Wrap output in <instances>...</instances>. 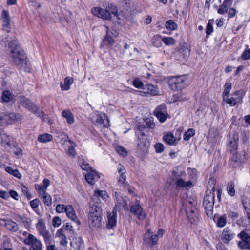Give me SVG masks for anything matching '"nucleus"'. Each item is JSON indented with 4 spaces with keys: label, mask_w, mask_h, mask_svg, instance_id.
<instances>
[{
    "label": "nucleus",
    "mask_w": 250,
    "mask_h": 250,
    "mask_svg": "<svg viewBox=\"0 0 250 250\" xmlns=\"http://www.w3.org/2000/svg\"><path fill=\"white\" fill-rule=\"evenodd\" d=\"M62 115L65 118L69 124H72L74 122V117L73 114L69 110H64L62 112Z\"/></svg>",
    "instance_id": "nucleus-40"
},
{
    "label": "nucleus",
    "mask_w": 250,
    "mask_h": 250,
    "mask_svg": "<svg viewBox=\"0 0 250 250\" xmlns=\"http://www.w3.org/2000/svg\"><path fill=\"white\" fill-rule=\"evenodd\" d=\"M133 85L138 88H141V90H143V87L145 86L143 83L138 79H135L133 82Z\"/></svg>",
    "instance_id": "nucleus-57"
},
{
    "label": "nucleus",
    "mask_w": 250,
    "mask_h": 250,
    "mask_svg": "<svg viewBox=\"0 0 250 250\" xmlns=\"http://www.w3.org/2000/svg\"><path fill=\"white\" fill-rule=\"evenodd\" d=\"M53 136L48 133H43L38 136V140L42 143H46L52 141Z\"/></svg>",
    "instance_id": "nucleus-41"
},
{
    "label": "nucleus",
    "mask_w": 250,
    "mask_h": 250,
    "mask_svg": "<svg viewBox=\"0 0 250 250\" xmlns=\"http://www.w3.org/2000/svg\"><path fill=\"white\" fill-rule=\"evenodd\" d=\"M24 242L25 244L30 246V250H42L41 242L32 234H29Z\"/></svg>",
    "instance_id": "nucleus-14"
},
{
    "label": "nucleus",
    "mask_w": 250,
    "mask_h": 250,
    "mask_svg": "<svg viewBox=\"0 0 250 250\" xmlns=\"http://www.w3.org/2000/svg\"><path fill=\"white\" fill-rule=\"evenodd\" d=\"M117 215V209L115 208L113 209L112 212L108 213L107 229H112L116 225Z\"/></svg>",
    "instance_id": "nucleus-21"
},
{
    "label": "nucleus",
    "mask_w": 250,
    "mask_h": 250,
    "mask_svg": "<svg viewBox=\"0 0 250 250\" xmlns=\"http://www.w3.org/2000/svg\"><path fill=\"white\" fill-rule=\"evenodd\" d=\"M64 145L68 147L65 151L66 154L70 157H75L76 155V153L75 149V145L74 142L70 140H65Z\"/></svg>",
    "instance_id": "nucleus-26"
},
{
    "label": "nucleus",
    "mask_w": 250,
    "mask_h": 250,
    "mask_svg": "<svg viewBox=\"0 0 250 250\" xmlns=\"http://www.w3.org/2000/svg\"><path fill=\"white\" fill-rule=\"evenodd\" d=\"M195 134V131L193 128L188 129L184 134L183 138L185 141L189 140Z\"/></svg>",
    "instance_id": "nucleus-50"
},
{
    "label": "nucleus",
    "mask_w": 250,
    "mask_h": 250,
    "mask_svg": "<svg viewBox=\"0 0 250 250\" xmlns=\"http://www.w3.org/2000/svg\"><path fill=\"white\" fill-rule=\"evenodd\" d=\"M65 212L69 218L75 222L77 225H79L80 224V222L76 215L75 211L71 205L67 206Z\"/></svg>",
    "instance_id": "nucleus-27"
},
{
    "label": "nucleus",
    "mask_w": 250,
    "mask_h": 250,
    "mask_svg": "<svg viewBox=\"0 0 250 250\" xmlns=\"http://www.w3.org/2000/svg\"><path fill=\"white\" fill-rule=\"evenodd\" d=\"M231 4V0H225L223 3L219 6L217 10L218 13L221 15L224 14L228 11L229 7L230 6Z\"/></svg>",
    "instance_id": "nucleus-32"
},
{
    "label": "nucleus",
    "mask_w": 250,
    "mask_h": 250,
    "mask_svg": "<svg viewBox=\"0 0 250 250\" xmlns=\"http://www.w3.org/2000/svg\"><path fill=\"white\" fill-rule=\"evenodd\" d=\"M5 170L8 173L14 176L19 179H21V175L17 169H13L10 167H6L5 168Z\"/></svg>",
    "instance_id": "nucleus-48"
},
{
    "label": "nucleus",
    "mask_w": 250,
    "mask_h": 250,
    "mask_svg": "<svg viewBox=\"0 0 250 250\" xmlns=\"http://www.w3.org/2000/svg\"><path fill=\"white\" fill-rule=\"evenodd\" d=\"M101 206L91 203L88 216L89 224L91 228H95L101 226Z\"/></svg>",
    "instance_id": "nucleus-3"
},
{
    "label": "nucleus",
    "mask_w": 250,
    "mask_h": 250,
    "mask_svg": "<svg viewBox=\"0 0 250 250\" xmlns=\"http://www.w3.org/2000/svg\"><path fill=\"white\" fill-rule=\"evenodd\" d=\"M1 18L3 20V29L7 32H9L10 18L8 11L3 10L1 14Z\"/></svg>",
    "instance_id": "nucleus-22"
},
{
    "label": "nucleus",
    "mask_w": 250,
    "mask_h": 250,
    "mask_svg": "<svg viewBox=\"0 0 250 250\" xmlns=\"http://www.w3.org/2000/svg\"><path fill=\"white\" fill-rule=\"evenodd\" d=\"M130 211L135 215L139 219H143L145 218V214L143 212L142 208L140 206L139 203L131 206Z\"/></svg>",
    "instance_id": "nucleus-28"
},
{
    "label": "nucleus",
    "mask_w": 250,
    "mask_h": 250,
    "mask_svg": "<svg viewBox=\"0 0 250 250\" xmlns=\"http://www.w3.org/2000/svg\"><path fill=\"white\" fill-rule=\"evenodd\" d=\"M214 198V191L208 193L204 198L203 206L206 214L208 217L213 214Z\"/></svg>",
    "instance_id": "nucleus-5"
},
{
    "label": "nucleus",
    "mask_w": 250,
    "mask_h": 250,
    "mask_svg": "<svg viewBox=\"0 0 250 250\" xmlns=\"http://www.w3.org/2000/svg\"><path fill=\"white\" fill-rule=\"evenodd\" d=\"M36 227L39 234L43 236L46 244H50L51 236L49 231L46 230L45 224L42 219H39Z\"/></svg>",
    "instance_id": "nucleus-9"
},
{
    "label": "nucleus",
    "mask_w": 250,
    "mask_h": 250,
    "mask_svg": "<svg viewBox=\"0 0 250 250\" xmlns=\"http://www.w3.org/2000/svg\"><path fill=\"white\" fill-rule=\"evenodd\" d=\"M92 121L94 124L97 125H101L104 127H107L109 125V122L107 117L104 113H95L92 118Z\"/></svg>",
    "instance_id": "nucleus-15"
},
{
    "label": "nucleus",
    "mask_w": 250,
    "mask_h": 250,
    "mask_svg": "<svg viewBox=\"0 0 250 250\" xmlns=\"http://www.w3.org/2000/svg\"><path fill=\"white\" fill-rule=\"evenodd\" d=\"M140 94L146 96L147 94L156 96L159 94V91L157 87L151 84H146L143 87V90L140 91Z\"/></svg>",
    "instance_id": "nucleus-17"
},
{
    "label": "nucleus",
    "mask_w": 250,
    "mask_h": 250,
    "mask_svg": "<svg viewBox=\"0 0 250 250\" xmlns=\"http://www.w3.org/2000/svg\"><path fill=\"white\" fill-rule=\"evenodd\" d=\"M85 177L89 184L93 185L100 178V175L95 170H90L85 175Z\"/></svg>",
    "instance_id": "nucleus-25"
},
{
    "label": "nucleus",
    "mask_w": 250,
    "mask_h": 250,
    "mask_svg": "<svg viewBox=\"0 0 250 250\" xmlns=\"http://www.w3.org/2000/svg\"><path fill=\"white\" fill-rule=\"evenodd\" d=\"M166 28L169 31L176 30L178 28V25L172 20H169L165 23Z\"/></svg>",
    "instance_id": "nucleus-44"
},
{
    "label": "nucleus",
    "mask_w": 250,
    "mask_h": 250,
    "mask_svg": "<svg viewBox=\"0 0 250 250\" xmlns=\"http://www.w3.org/2000/svg\"><path fill=\"white\" fill-rule=\"evenodd\" d=\"M61 219L59 217H54L52 220V225L54 227H58L61 224Z\"/></svg>",
    "instance_id": "nucleus-60"
},
{
    "label": "nucleus",
    "mask_w": 250,
    "mask_h": 250,
    "mask_svg": "<svg viewBox=\"0 0 250 250\" xmlns=\"http://www.w3.org/2000/svg\"><path fill=\"white\" fill-rule=\"evenodd\" d=\"M145 128V126L143 125H139L137 126L136 130V134L137 135H141L144 136L145 135L144 132H143Z\"/></svg>",
    "instance_id": "nucleus-59"
},
{
    "label": "nucleus",
    "mask_w": 250,
    "mask_h": 250,
    "mask_svg": "<svg viewBox=\"0 0 250 250\" xmlns=\"http://www.w3.org/2000/svg\"><path fill=\"white\" fill-rule=\"evenodd\" d=\"M78 162L81 168L83 170L86 171L91 170L89 164L84 160L83 156H80L78 157Z\"/></svg>",
    "instance_id": "nucleus-43"
},
{
    "label": "nucleus",
    "mask_w": 250,
    "mask_h": 250,
    "mask_svg": "<svg viewBox=\"0 0 250 250\" xmlns=\"http://www.w3.org/2000/svg\"><path fill=\"white\" fill-rule=\"evenodd\" d=\"M195 205V202L193 200H186L183 203L187 217L189 221L192 223L197 222L199 219Z\"/></svg>",
    "instance_id": "nucleus-4"
},
{
    "label": "nucleus",
    "mask_w": 250,
    "mask_h": 250,
    "mask_svg": "<svg viewBox=\"0 0 250 250\" xmlns=\"http://www.w3.org/2000/svg\"><path fill=\"white\" fill-rule=\"evenodd\" d=\"M167 79L169 86L173 90H181L185 87L186 77L184 76L169 77Z\"/></svg>",
    "instance_id": "nucleus-6"
},
{
    "label": "nucleus",
    "mask_w": 250,
    "mask_h": 250,
    "mask_svg": "<svg viewBox=\"0 0 250 250\" xmlns=\"http://www.w3.org/2000/svg\"><path fill=\"white\" fill-rule=\"evenodd\" d=\"M231 89V83L230 82H226L224 85V90L222 93L223 100L224 98H228L230 95V92Z\"/></svg>",
    "instance_id": "nucleus-42"
},
{
    "label": "nucleus",
    "mask_w": 250,
    "mask_h": 250,
    "mask_svg": "<svg viewBox=\"0 0 250 250\" xmlns=\"http://www.w3.org/2000/svg\"><path fill=\"white\" fill-rule=\"evenodd\" d=\"M0 224L4 226L7 229L11 232H16L19 230V227L17 224L11 220H6L5 219H1Z\"/></svg>",
    "instance_id": "nucleus-20"
},
{
    "label": "nucleus",
    "mask_w": 250,
    "mask_h": 250,
    "mask_svg": "<svg viewBox=\"0 0 250 250\" xmlns=\"http://www.w3.org/2000/svg\"><path fill=\"white\" fill-rule=\"evenodd\" d=\"M154 115L161 123H164L169 117L166 105L163 104L158 106L154 111Z\"/></svg>",
    "instance_id": "nucleus-13"
},
{
    "label": "nucleus",
    "mask_w": 250,
    "mask_h": 250,
    "mask_svg": "<svg viewBox=\"0 0 250 250\" xmlns=\"http://www.w3.org/2000/svg\"><path fill=\"white\" fill-rule=\"evenodd\" d=\"M236 13V10L234 8H230L228 11V19L234 17Z\"/></svg>",
    "instance_id": "nucleus-63"
},
{
    "label": "nucleus",
    "mask_w": 250,
    "mask_h": 250,
    "mask_svg": "<svg viewBox=\"0 0 250 250\" xmlns=\"http://www.w3.org/2000/svg\"><path fill=\"white\" fill-rule=\"evenodd\" d=\"M67 205L59 204L56 206V210L58 213H62L65 211Z\"/></svg>",
    "instance_id": "nucleus-58"
},
{
    "label": "nucleus",
    "mask_w": 250,
    "mask_h": 250,
    "mask_svg": "<svg viewBox=\"0 0 250 250\" xmlns=\"http://www.w3.org/2000/svg\"><path fill=\"white\" fill-rule=\"evenodd\" d=\"M245 152H242V154H238L236 153V151L234 153H232L234 155L232 160L230 162V163L232 162H235V164L233 165V167H236V166L239 165L245 160Z\"/></svg>",
    "instance_id": "nucleus-29"
},
{
    "label": "nucleus",
    "mask_w": 250,
    "mask_h": 250,
    "mask_svg": "<svg viewBox=\"0 0 250 250\" xmlns=\"http://www.w3.org/2000/svg\"><path fill=\"white\" fill-rule=\"evenodd\" d=\"M241 57L243 60L250 59V49H245L241 54Z\"/></svg>",
    "instance_id": "nucleus-55"
},
{
    "label": "nucleus",
    "mask_w": 250,
    "mask_h": 250,
    "mask_svg": "<svg viewBox=\"0 0 250 250\" xmlns=\"http://www.w3.org/2000/svg\"><path fill=\"white\" fill-rule=\"evenodd\" d=\"M39 203H40V201L37 199H35L34 200H32L30 202V204L31 207L33 209H35V208H38Z\"/></svg>",
    "instance_id": "nucleus-64"
},
{
    "label": "nucleus",
    "mask_w": 250,
    "mask_h": 250,
    "mask_svg": "<svg viewBox=\"0 0 250 250\" xmlns=\"http://www.w3.org/2000/svg\"><path fill=\"white\" fill-rule=\"evenodd\" d=\"M117 170L120 175L118 178V184L124 187H127L128 184L125 182L126 181V175L125 174L126 170L124 168V166L119 165L117 167Z\"/></svg>",
    "instance_id": "nucleus-18"
},
{
    "label": "nucleus",
    "mask_w": 250,
    "mask_h": 250,
    "mask_svg": "<svg viewBox=\"0 0 250 250\" xmlns=\"http://www.w3.org/2000/svg\"><path fill=\"white\" fill-rule=\"evenodd\" d=\"M162 40L164 43L167 46L173 45L175 44L176 42L175 40L172 37H164L162 38Z\"/></svg>",
    "instance_id": "nucleus-49"
},
{
    "label": "nucleus",
    "mask_w": 250,
    "mask_h": 250,
    "mask_svg": "<svg viewBox=\"0 0 250 250\" xmlns=\"http://www.w3.org/2000/svg\"><path fill=\"white\" fill-rule=\"evenodd\" d=\"M156 152L157 153H162L164 150V146L162 143H157L154 146Z\"/></svg>",
    "instance_id": "nucleus-56"
},
{
    "label": "nucleus",
    "mask_w": 250,
    "mask_h": 250,
    "mask_svg": "<svg viewBox=\"0 0 250 250\" xmlns=\"http://www.w3.org/2000/svg\"><path fill=\"white\" fill-rule=\"evenodd\" d=\"M73 83V79L70 77H67L64 81V84L61 83L60 86L62 91L68 90L70 88V85Z\"/></svg>",
    "instance_id": "nucleus-35"
},
{
    "label": "nucleus",
    "mask_w": 250,
    "mask_h": 250,
    "mask_svg": "<svg viewBox=\"0 0 250 250\" xmlns=\"http://www.w3.org/2000/svg\"><path fill=\"white\" fill-rule=\"evenodd\" d=\"M21 189L24 194L28 198L31 196V195L29 192L28 188L24 185H21Z\"/></svg>",
    "instance_id": "nucleus-62"
},
{
    "label": "nucleus",
    "mask_w": 250,
    "mask_h": 250,
    "mask_svg": "<svg viewBox=\"0 0 250 250\" xmlns=\"http://www.w3.org/2000/svg\"><path fill=\"white\" fill-rule=\"evenodd\" d=\"M227 223V218L226 216L223 215L220 217H219L217 221H216V225L217 227L220 228L224 227Z\"/></svg>",
    "instance_id": "nucleus-51"
},
{
    "label": "nucleus",
    "mask_w": 250,
    "mask_h": 250,
    "mask_svg": "<svg viewBox=\"0 0 250 250\" xmlns=\"http://www.w3.org/2000/svg\"><path fill=\"white\" fill-rule=\"evenodd\" d=\"M10 57L14 62L21 68L26 64V57L24 51L20 47L17 40H13L9 43Z\"/></svg>",
    "instance_id": "nucleus-1"
},
{
    "label": "nucleus",
    "mask_w": 250,
    "mask_h": 250,
    "mask_svg": "<svg viewBox=\"0 0 250 250\" xmlns=\"http://www.w3.org/2000/svg\"><path fill=\"white\" fill-rule=\"evenodd\" d=\"M38 193L45 205L50 206L52 205V197L46 191L39 192Z\"/></svg>",
    "instance_id": "nucleus-31"
},
{
    "label": "nucleus",
    "mask_w": 250,
    "mask_h": 250,
    "mask_svg": "<svg viewBox=\"0 0 250 250\" xmlns=\"http://www.w3.org/2000/svg\"><path fill=\"white\" fill-rule=\"evenodd\" d=\"M13 94L8 90H5L2 92V99L3 101L8 103L13 100Z\"/></svg>",
    "instance_id": "nucleus-47"
},
{
    "label": "nucleus",
    "mask_w": 250,
    "mask_h": 250,
    "mask_svg": "<svg viewBox=\"0 0 250 250\" xmlns=\"http://www.w3.org/2000/svg\"><path fill=\"white\" fill-rule=\"evenodd\" d=\"M239 135L237 133H230L227 143V148L231 153H234L238 147Z\"/></svg>",
    "instance_id": "nucleus-10"
},
{
    "label": "nucleus",
    "mask_w": 250,
    "mask_h": 250,
    "mask_svg": "<svg viewBox=\"0 0 250 250\" xmlns=\"http://www.w3.org/2000/svg\"><path fill=\"white\" fill-rule=\"evenodd\" d=\"M235 185L234 182L231 181L228 183L227 186V190L228 194L230 196H234L235 194Z\"/></svg>",
    "instance_id": "nucleus-45"
},
{
    "label": "nucleus",
    "mask_w": 250,
    "mask_h": 250,
    "mask_svg": "<svg viewBox=\"0 0 250 250\" xmlns=\"http://www.w3.org/2000/svg\"><path fill=\"white\" fill-rule=\"evenodd\" d=\"M117 152L120 155L125 157L127 155L126 150L122 146H118L116 148Z\"/></svg>",
    "instance_id": "nucleus-54"
},
{
    "label": "nucleus",
    "mask_w": 250,
    "mask_h": 250,
    "mask_svg": "<svg viewBox=\"0 0 250 250\" xmlns=\"http://www.w3.org/2000/svg\"><path fill=\"white\" fill-rule=\"evenodd\" d=\"M158 240V236L153 235L150 229H147L144 237V244L153 247Z\"/></svg>",
    "instance_id": "nucleus-16"
},
{
    "label": "nucleus",
    "mask_w": 250,
    "mask_h": 250,
    "mask_svg": "<svg viewBox=\"0 0 250 250\" xmlns=\"http://www.w3.org/2000/svg\"><path fill=\"white\" fill-rule=\"evenodd\" d=\"M115 196L117 201V203L114 208L117 210V208L122 207L124 209L127 208V202L126 197H123L119 193L115 192Z\"/></svg>",
    "instance_id": "nucleus-23"
},
{
    "label": "nucleus",
    "mask_w": 250,
    "mask_h": 250,
    "mask_svg": "<svg viewBox=\"0 0 250 250\" xmlns=\"http://www.w3.org/2000/svg\"><path fill=\"white\" fill-rule=\"evenodd\" d=\"M91 11L93 15L108 21L111 19L112 15L117 16L118 13L116 6L112 3H107L104 6V8L93 7Z\"/></svg>",
    "instance_id": "nucleus-2"
},
{
    "label": "nucleus",
    "mask_w": 250,
    "mask_h": 250,
    "mask_svg": "<svg viewBox=\"0 0 250 250\" xmlns=\"http://www.w3.org/2000/svg\"><path fill=\"white\" fill-rule=\"evenodd\" d=\"M0 141L5 147H6V146L10 147L12 146L10 137L6 134L2 135L0 133Z\"/></svg>",
    "instance_id": "nucleus-38"
},
{
    "label": "nucleus",
    "mask_w": 250,
    "mask_h": 250,
    "mask_svg": "<svg viewBox=\"0 0 250 250\" xmlns=\"http://www.w3.org/2000/svg\"><path fill=\"white\" fill-rule=\"evenodd\" d=\"M71 245L74 249L78 250H83L84 248V242L81 237L76 238L71 243Z\"/></svg>",
    "instance_id": "nucleus-34"
},
{
    "label": "nucleus",
    "mask_w": 250,
    "mask_h": 250,
    "mask_svg": "<svg viewBox=\"0 0 250 250\" xmlns=\"http://www.w3.org/2000/svg\"><path fill=\"white\" fill-rule=\"evenodd\" d=\"M237 236L241 239L238 242V246L241 250L250 249V236L245 231H242Z\"/></svg>",
    "instance_id": "nucleus-12"
},
{
    "label": "nucleus",
    "mask_w": 250,
    "mask_h": 250,
    "mask_svg": "<svg viewBox=\"0 0 250 250\" xmlns=\"http://www.w3.org/2000/svg\"><path fill=\"white\" fill-rule=\"evenodd\" d=\"M20 101L25 108L32 112L38 117H43V112L37 106L34 104L30 99L24 97H21L20 99Z\"/></svg>",
    "instance_id": "nucleus-8"
},
{
    "label": "nucleus",
    "mask_w": 250,
    "mask_h": 250,
    "mask_svg": "<svg viewBox=\"0 0 250 250\" xmlns=\"http://www.w3.org/2000/svg\"><path fill=\"white\" fill-rule=\"evenodd\" d=\"M106 28L107 29L106 35L103 40V43L104 45L111 46L114 43L115 41L110 35L109 28L108 27H106Z\"/></svg>",
    "instance_id": "nucleus-36"
},
{
    "label": "nucleus",
    "mask_w": 250,
    "mask_h": 250,
    "mask_svg": "<svg viewBox=\"0 0 250 250\" xmlns=\"http://www.w3.org/2000/svg\"><path fill=\"white\" fill-rule=\"evenodd\" d=\"M213 20H209L206 27V33L207 34V36H209L213 31Z\"/></svg>",
    "instance_id": "nucleus-53"
},
{
    "label": "nucleus",
    "mask_w": 250,
    "mask_h": 250,
    "mask_svg": "<svg viewBox=\"0 0 250 250\" xmlns=\"http://www.w3.org/2000/svg\"><path fill=\"white\" fill-rule=\"evenodd\" d=\"M163 139L165 142L169 145H175V138L171 132H168L165 135L163 136Z\"/></svg>",
    "instance_id": "nucleus-39"
},
{
    "label": "nucleus",
    "mask_w": 250,
    "mask_h": 250,
    "mask_svg": "<svg viewBox=\"0 0 250 250\" xmlns=\"http://www.w3.org/2000/svg\"><path fill=\"white\" fill-rule=\"evenodd\" d=\"M99 197H101L103 199H106L108 196L107 192L104 190H96L94 192V194L92 197V200L95 205L101 206V203L99 201Z\"/></svg>",
    "instance_id": "nucleus-24"
},
{
    "label": "nucleus",
    "mask_w": 250,
    "mask_h": 250,
    "mask_svg": "<svg viewBox=\"0 0 250 250\" xmlns=\"http://www.w3.org/2000/svg\"><path fill=\"white\" fill-rule=\"evenodd\" d=\"M161 36L159 35H155L153 37V38L152 39V43L154 46H155L156 47H159L161 46Z\"/></svg>",
    "instance_id": "nucleus-52"
},
{
    "label": "nucleus",
    "mask_w": 250,
    "mask_h": 250,
    "mask_svg": "<svg viewBox=\"0 0 250 250\" xmlns=\"http://www.w3.org/2000/svg\"><path fill=\"white\" fill-rule=\"evenodd\" d=\"M146 123L148 127L150 128H154L155 127V124L152 118L146 119Z\"/></svg>",
    "instance_id": "nucleus-61"
},
{
    "label": "nucleus",
    "mask_w": 250,
    "mask_h": 250,
    "mask_svg": "<svg viewBox=\"0 0 250 250\" xmlns=\"http://www.w3.org/2000/svg\"><path fill=\"white\" fill-rule=\"evenodd\" d=\"M21 119V116L20 114L15 113L2 114L0 116V125L10 124L13 121H17Z\"/></svg>",
    "instance_id": "nucleus-11"
},
{
    "label": "nucleus",
    "mask_w": 250,
    "mask_h": 250,
    "mask_svg": "<svg viewBox=\"0 0 250 250\" xmlns=\"http://www.w3.org/2000/svg\"><path fill=\"white\" fill-rule=\"evenodd\" d=\"M50 182L48 179H44L42 181V185L35 184V188L38 192H46L48 187L50 185Z\"/></svg>",
    "instance_id": "nucleus-33"
},
{
    "label": "nucleus",
    "mask_w": 250,
    "mask_h": 250,
    "mask_svg": "<svg viewBox=\"0 0 250 250\" xmlns=\"http://www.w3.org/2000/svg\"><path fill=\"white\" fill-rule=\"evenodd\" d=\"M174 181V179L173 180ZM175 185L176 188H188L192 186V182L190 181L186 182L182 178H178L174 180Z\"/></svg>",
    "instance_id": "nucleus-30"
},
{
    "label": "nucleus",
    "mask_w": 250,
    "mask_h": 250,
    "mask_svg": "<svg viewBox=\"0 0 250 250\" xmlns=\"http://www.w3.org/2000/svg\"><path fill=\"white\" fill-rule=\"evenodd\" d=\"M245 94L243 90L236 91L232 93L231 97L224 98L223 102L228 104L230 106H235L242 102Z\"/></svg>",
    "instance_id": "nucleus-7"
},
{
    "label": "nucleus",
    "mask_w": 250,
    "mask_h": 250,
    "mask_svg": "<svg viewBox=\"0 0 250 250\" xmlns=\"http://www.w3.org/2000/svg\"><path fill=\"white\" fill-rule=\"evenodd\" d=\"M234 232L229 228H225L222 233L221 239L225 243H228L235 236Z\"/></svg>",
    "instance_id": "nucleus-19"
},
{
    "label": "nucleus",
    "mask_w": 250,
    "mask_h": 250,
    "mask_svg": "<svg viewBox=\"0 0 250 250\" xmlns=\"http://www.w3.org/2000/svg\"><path fill=\"white\" fill-rule=\"evenodd\" d=\"M241 200L244 209L249 213V211L250 210V198L246 196H243Z\"/></svg>",
    "instance_id": "nucleus-46"
},
{
    "label": "nucleus",
    "mask_w": 250,
    "mask_h": 250,
    "mask_svg": "<svg viewBox=\"0 0 250 250\" xmlns=\"http://www.w3.org/2000/svg\"><path fill=\"white\" fill-rule=\"evenodd\" d=\"M63 229L61 228L58 229L56 233V236L59 237L60 239V244L62 245L65 246L67 243V238L66 236L63 233Z\"/></svg>",
    "instance_id": "nucleus-37"
}]
</instances>
